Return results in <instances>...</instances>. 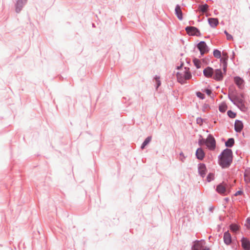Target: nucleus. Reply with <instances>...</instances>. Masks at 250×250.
<instances>
[{
	"mask_svg": "<svg viewBox=\"0 0 250 250\" xmlns=\"http://www.w3.org/2000/svg\"><path fill=\"white\" fill-rule=\"evenodd\" d=\"M227 105L225 103H222L220 104L219 109H225L227 108Z\"/></svg>",
	"mask_w": 250,
	"mask_h": 250,
	"instance_id": "c756f323",
	"label": "nucleus"
},
{
	"mask_svg": "<svg viewBox=\"0 0 250 250\" xmlns=\"http://www.w3.org/2000/svg\"><path fill=\"white\" fill-rule=\"evenodd\" d=\"M246 226L248 229H250V218L247 219Z\"/></svg>",
	"mask_w": 250,
	"mask_h": 250,
	"instance_id": "473e14b6",
	"label": "nucleus"
},
{
	"mask_svg": "<svg viewBox=\"0 0 250 250\" xmlns=\"http://www.w3.org/2000/svg\"><path fill=\"white\" fill-rule=\"evenodd\" d=\"M193 62L194 65L197 68H199L201 67V62L198 59H194L193 60Z\"/></svg>",
	"mask_w": 250,
	"mask_h": 250,
	"instance_id": "a878e982",
	"label": "nucleus"
},
{
	"mask_svg": "<svg viewBox=\"0 0 250 250\" xmlns=\"http://www.w3.org/2000/svg\"><path fill=\"white\" fill-rule=\"evenodd\" d=\"M175 13L178 17V18L180 20H182L183 19V15H182V12L180 6L178 5H177L175 7Z\"/></svg>",
	"mask_w": 250,
	"mask_h": 250,
	"instance_id": "f3484780",
	"label": "nucleus"
},
{
	"mask_svg": "<svg viewBox=\"0 0 250 250\" xmlns=\"http://www.w3.org/2000/svg\"><path fill=\"white\" fill-rule=\"evenodd\" d=\"M228 94L231 101L236 104L238 108H241L243 105V101L241 98L237 96L236 90L234 85H232L229 87Z\"/></svg>",
	"mask_w": 250,
	"mask_h": 250,
	"instance_id": "f03ea898",
	"label": "nucleus"
},
{
	"mask_svg": "<svg viewBox=\"0 0 250 250\" xmlns=\"http://www.w3.org/2000/svg\"><path fill=\"white\" fill-rule=\"evenodd\" d=\"M187 33L190 36H199L200 33L199 30L193 26H188L186 28Z\"/></svg>",
	"mask_w": 250,
	"mask_h": 250,
	"instance_id": "423d86ee",
	"label": "nucleus"
},
{
	"mask_svg": "<svg viewBox=\"0 0 250 250\" xmlns=\"http://www.w3.org/2000/svg\"><path fill=\"white\" fill-rule=\"evenodd\" d=\"M199 172L202 177H204L206 173V166L204 164H200L199 166Z\"/></svg>",
	"mask_w": 250,
	"mask_h": 250,
	"instance_id": "a211bd4d",
	"label": "nucleus"
},
{
	"mask_svg": "<svg viewBox=\"0 0 250 250\" xmlns=\"http://www.w3.org/2000/svg\"><path fill=\"white\" fill-rule=\"evenodd\" d=\"M235 130L237 132H240L243 128V124L241 121L236 120L234 124Z\"/></svg>",
	"mask_w": 250,
	"mask_h": 250,
	"instance_id": "4468645a",
	"label": "nucleus"
},
{
	"mask_svg": "<svg viewBox=\"0 0 250 250\" xmlns=\"http://www.w3.org/2000/svg\"><path fill=\"white\" fill-rule=\"evenodd\" d=\"M234 144V140L233 138H230L226 142V146L228 147H231L233 146V145Z\"/></svg>",
	"mask_w": 250,
	"mask_h": 250,
	"instance_id": "412c9836",
	"label": "nucleus"
},
{
	"mask_svg": "<svg viewBox=\"0 0 250 250\" xmlns=\"http://www.w3.org/2000/svg\"><path fill=\"white\" fill-rule=\"evenodd\" d=\"M180 155L181 156H182V155L183 156V153H180Z\"/></svg>",
	"mask_w": 250,
	"mask_h": 250,
	"instance_id": "58836bf2",
	"label": "nucleus"
},
{
	"mask_svg": "<svg viewBox=\"0 0 250 250\" xmlns=\"http://www.w3.org/2000/svg\"><path fill=\"white\" fill-rule=\"evenodd\" d=\"M244 179L247 183L250 182V172L249 170H246L244 174Z\"/></svg>",
	"mask_w": 250,
	"mask_h": 250,
	"instance_id": "aec40b11",
	"label": "nucleus"
},
{
	"mask_svg": "<svg viewBox=\"0 0 250 250\" xmlns=\"http://www.w3.org/2000/svg\"><path fill=\"white\" fill-rule=\"evenodd\" d=\"M242 193V192L241 191H237L236 193H235V195L237 196L238 195H240L241 194V193Z\"/></svg>",
	"mask_w": 250,
	"mask_h": 250,
	"instance_id": "c9c22d12",
	"label": "nucleus"
},
{
	"mask_svg": "<svg viewBox=\"0 0 250 250\" xmlns=\"http://www.w3.org/2000/svg\"><path fill=\"white\" fill-rule=\"evenodd\" d=\"M205 141H206V140H204V139H202L200 140L199 141V145H200V146H202V145H203V144H205Z\"/></svg>",
	"mask_w": 250,
	"mask_h": 250,
	"instance_id": "72a5a7b5",
	"label": "nucleus"
},
{
	"mask_svg": "<svg viewBox=\"0 0 250 250\" xmlns=\"http://www.w3.org/2000/svg\"><path fill=\"white\" fill-rule=\"evenodd\" d=\"M196 95L200 99H204L205 98L204 94L200 92H197Z\"/></svg>",
	"mask_w": 250,
	"mask_h": 250,
	"instance_id": "c85d7f7f",
	"label": "nucleus"
},
{
	"mask_svg": "<svg viewBox=\"0 0 250 250\" xmlns=\"http://www.w3.org/2000/svg\"><path fill=\"white\" fill-rule=\"evenodd\" d=\"M208 7V6L207 4H205L204 5H200L199 9L201 12L204 13L207 11Z\"/></svg>",
	"mask_w": 250,
	"mask_h": 250,
	"instance_id": "5701e85b",
	"label": "nucleus"
},
{
	"mask_svg": "<svg viewBox=\"0 0 250 250\" xmlns=\"http://www.w3.org/2000/svg\"><path fill=\"white\" fill-rule=\"evenodd\" d=\"M151 137H147L146 140H145V141L143 142L142 146H141V148L142 149H143L144 148V147H145V146L146 145H147L151 141Z\"/></svg>",
	"mask_w": 250,
	"mask_h": 250,
	"instance_id": "4be33fe9",
	"label": "nucleus"
},
{
	"mask_svg": "<svg viewBox=\"0 0 250 250\" xmlns=\"http://www.w3.org/2000/svg\"><path fill=\"white\" fill-rule=\"evenodd\" d=\"M201 121V119H197V122L198 123H199L200 122V121Z\"/></svg>",
	"mask_w": 250,
	"mask_h": 250,
	"instance_id": "e433bc0d",
	"label": "nucleus"
},
{
	"mask_svg": "<svg viewBox=\"0 0 250 250\" xmlns=\"http://www.w3.org/2000/svg\"><path fill=\"white\" fill-rule=\"evenodd\" d=\"M27 0H18L16 6V11L17 13L21 11L23 4L26 2Z\"/></svg>",
	"mask_w": 250,
	"mask_h": 250,
	"instance_id": "2eb2a0df",
	"label": "nucleus"
},
{
	"mask_svg": "<svg viewBox=\"0 0 250 250\" xmlns=\"http://www.w3.org/2000/svg\"><path fill=\"white\" fill-rule=\"evenodd\" d=\"M210 25L213 27H216L218 24V20L216 18H209L208 19Z\"/></svg>",
	"mask_w": 250,
	"mask_h": 250,
	"instance_id": "6ab92c4d",
	"label": "nucleus"
},
{
	"mask_svg": "<svg viewBox=\"0 0 250 250\" xmlns=\"http://www.w3.org/2000/svg\"><path fill=\"white\" fill-rule=\"evenodd\" d=\"M191 75L188 71V69L185 68V70L182 72H179L177 73V78L178 81L181 83H185L186 80H189L191 78Z\"/></svg>",
	"mask_w": 250,
	"mask_h": 250,
	"instance_id": "7ed1b4c3",
	"label": "nucleus"
},
{
	"mask_svg": "<svg viewBox=\"0 0 250 250\" xmlns=\"http://www.w3.org/2000/svg\"><path fill=\"white\" fill-rule=\"evenodd\" d=\"M230 229L233 232H236L239 229V226L236 224H231L230 226Z\"/></svg>",
	"mask_w": 250,
	"mask_h": 250,
	"instance_id": "b1692460",
	"label": "nucleus"
},
{
	"mask_svg": "<svg viewBox=\"0 0 250 250\" xmlns=\"http://www.w3.org/2000/svg\"><path fill=\"white\" fill-rule=\"evenodd\" d=\"M156 83H157V88H158L161 85V82L159 80V77H156L155 78Z\"/></svg>",
	"mask_w": 250,
	"mask_h": 250,
	"instance_id": "2f4dec72",
	"label": "nucleus"
},
{
	"mask_svg": "<svg viewBox=\"0 0 250 250\" xmlns=\"http://www.w3.org/2000/svg\"><path fill=\"white\" fill-rule=\"evenodd\" d=\"M213 78L218 81L223 80V74L221 69H216L213 73Z\"/></svg>",
	"mask_w": 250,
	"mask_h": 250,
	"instance_id": "1a4fd4ad",
	"label": "nucleus"
},
{
	"mask_svg": "<svg viewBox=\"0 0 250 250\" xmlns=\"http://www.w3.org/2000/svg\"><path fill=\"white\" fill-rule=\"evenodd\" d=\"M203 73L206 77L210 78L213 77L214 71L212 68L208 67L204 70Z\"/></svg>",
	"mask_w": 250,
	"mask_h": 250,
	"instance_id": "ddd939ff",
	"label": "nucleus"
},
{
	"mask_svg": "<svg viewBox=\"0 0 250 250\" xmlns=\"http://www.w3.org/2000/svg\"><path fill=\"white\" fill-rule=\"evenodd\" d=\"M223 55H224V56H226V54H225L224 53H223Z\"/></svg>",
	"mask_w": 250,
	"mask_h": 250,
	"instance_id": "a19ab883",
	"label": "nucleus"
},
{
	"mask_svg": "<svg viewBox=\"0 0 250 250\" xmlns=\"http://www.w3.org/2000/svg\"><path fill=\"white\" fill-rule=\"evenodd\" d=\"M213 55L216 58H220L221 57V52L218 50H215L213 51Z\"/></svg>",
	"mask_w": 250,
	"mask_h": 250,
	"instance_id": "393cba45",
	"label": "nucleus"
},
{
	"mask_svg": "<svg viewBox=\"0 0 250 250\" xmlns=\"http://www.w3.org/2000/svg\"><path fill=\"white\" fill-rule=\"evenodd\" d=\"M205 145L210 150H213L215 147V140L214 138L209 135L206 140Z\"/></svg>",
	"mask_w": 250,
	"mask_h": 250,
	"instance_id": "39448f33",
	"label": "nucleus"
},
{
	"mask_svg": "<svg viewBox=\"0 0 250 250\" xmlns=\"http://www.w3.org/2000/svg\"><path fill=\"white\" fill-rule=\"evenodd\" d=\"M223 55H224V56H226V54H225L224 53H223Z\"/></svg>",
	"mask_w": 250,
	"mask_h": 250,
	"instance_id": "ea45409f",
	"label": "nucleus"
},
{
	"mask_svg": "<svg viewBox=\"0 0 250 250\" xmlns=\"http://www.w3.org/2000/svg\"><path fill=\"white\" fill-rule=\"evenodd\" d=\"M232 160V156L231 150L226 149L222 153L219 163L222 167H227L231 164Z\"/></svg>",
	"mask_w": 250,
	"mask_h": 250,
	"instance_id": "f257e3e1",
	"label": "nucleus"
},
{
	"mask_svg": "<svg viewBox=\"0 0 250 250\" xmlns=\"http://www.w3.org/2000/svg\"><path fill=\"white\" fill-rule=\"evenodd\" d=\"M196 155L198 159L203 160L205 157V153L202 148H199L196 150Z\"/></svg>",
	"mask_w": 250,
	"mask_h": 250,
	"instance_id": "dca6fc26",
	"label": "nucleus"
},
{
	"mask_svg": "<svg viewBox=\"0 0 250 250\" xmlns=\"http://www.w3.org/2000/svg\"><path fill=\"white\" fill-rule=\"evenodd\" d=\"M224 243L227 245H229L231 244V236L229 231H226L224 234Z\"/></svg>",
	"mask_w": 250,
	"mask_h": 250,
	"instance_id": "f8f14e48",
	"label": "nucleus"
},
{
	"mask_svg": "<svg viewBox=\"0 0 250 250\" xmlns=\"http://www.w3.org/2000/svg\"><path fill=\"white\" fill-rule=\"evenodd\" d=\"M197 47L202 55L208 52V46L205 42H200L198 44Z\"/></svg>",
	"mask_w": 250,
	"mask_h": 250,
	"instance_id": "0eeeda50",
	"label": "nucleus"
},
{
	"mask_svg": "<svg viewBox=\"0 0 250 250\" xmlns=\"http://www.w3.org/2000/svg\"><path fill=\"white\" fill-rule=\"evenodd\" d=\"M191 250H210V249L206 246V242L204 240H196L193 243Z\"/></svg>",
	"mask_w": 250,
	"mask_h": 250,
	"instance_id": "20e7f679",
	"label": "nucleus"
},
{
	"mask_svg": "<svg viewBox=\"0 0 250 250\" xmlns=\"http://www.w3.org/2000/svg\"><path fill=\"white\" fill-rule=\"evenodd\" d=\"M227 185L223 182L217 186L216 190L220 194H226L227 192Z\"/></svg>",
	"mask_w": 250,
	"mask_h": 250,
	"instance_id": "6e6552de",
	"label": "nucleus"
},
{
	"mask_svg": "<svg viewBox=\"0 0 250 250\" xmlns=\"http://www.w3.org/2000/svg\"><path fill=\"white\" fill-rule=\"evenodd\" d=\"M234 82L239 88H243L244 86V80L239 77H235L234 78Z\"/></svg>",
	"mask_w": 250,
	"mask_h": 250,
	"instance_id": "9d476101",
	"label": "nucleus"
},
{
	"mask_svg": "<svg viewBox=\"0 0 250 250\" xmlns=\"http://www.w3.org/2000/svg\"><path fill=\"white\" fill-rule=\"evenodd\" d=\"M214 178V175L212 173H209L207 177V181L208 182H210L211 181L213 180Z\"/></svg>",
	"mask_w": 250,
	"mask_h": 250,
	"instance_id": "cd10ccee",
	"label": "nucleus"
},
{
	"mask_svg": "<svg viewBox=\"0 0 250 250\" xmlns=\"http://www.w3.org/2000/svg\"><path fill=\"white\" fill-rule=\"evenodd\" d=\"M242 247L244 250H250V242L246 238H243L241 240Z\"/></svg>",
	"mask_w": 250,
	"mask_h": 250,
	"instance_id": "9b49d317",
	"label": "nucleus"
},
{
	"mask_svg": "<svg viewBox=\"0 0 250 250\" xmlns=\"http://www.w3.org/2000/svg\"><path fill=\"white\" fill-rule=\"evenodd\" d=\"M225 33L226 35L227 40H233L232 36L231 35H230L226 31H225Z\"/></svg>",
	"mask_w": 250,
	"mask_h": 250,
	"instance_id": "7c9ffc66",
	"label": "nucleus"
},
{
	"mask_svg": "<svg viewBox=\"0 0 250 250\" xmlns=\"http://www.w3.org/2000/svg\"><path fill=\"white\" fill-rule=\"evenodd\" d=\"M228 116L231 118H234L236 116V113L231 110H229L228 112Z\"/></svg>",
	"mask_w": 250,
	"mask_h": 250,
	"instance_id": "bb28decb",
	"label": "nucleus"
},
{
	"mask_svg": "<svg viewBox=\"0 0 250 250\" xmlns=\"http://www.w3.org/2000/svg\"><path fill=\"white\" fill-rule=\"evenodd\" d=\"M224 73H226V67H224Z\"/></svg>",
	"mask_w": 250,
	"mask_h": 250,
	"instance_id": "4c0bfd02",
	"label": "nucleus"
},
{
	"mask_svg": "<svg viewBox=\"0 0 250 250\" xmlns=\"http://www.w3.org/2000/svg\"><path fill=\"white\" fill-rule=\"evenodd\" d=\"M205 91L208 95H210L211 93V90L208 89H206Z\"/></svg>",
	"mask_w": 250,
	"mask_h": 250,
	"instance_id": "f704fd0d",
	"label": "nucleus"
}]
</instances>
